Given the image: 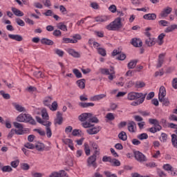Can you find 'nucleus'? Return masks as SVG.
Returning <instances> with one entry per match:
<instances>
[{
    "label": "nucleus",
    "mask_w": 177,
    "mask_h": 177,
    "mask_svg": "<svg viewBox=\"0 0 177 177\" xmlns=\"http://www.w3.org/2000/svg\"><path fill=\"white\" fill-rule=\"evenodd\" d=\"M41 125L46 127V132L47 138H52V130L50 129V125H52V122L50 121H44L41 122Z\"/></svg>",
    "instance_id": "nucleus-7"
},
{
    "label": "nucleus",
    "mask_w": 177,
    "mask_h": 177,
    "mask_svg": "<svg viewBox=\"0 0 177 177\" xmlns=\"http://www.w3.org/2000/svg\"><path fill=\"white\" fill-rule=\"evenodd\" d=\"M84 151L86 156L91 155V149L89 148L88 143H84Z\"/></svg>",
    "instance_id": "nucleus-47"
},
{
    "label": "nucleus",
    "mask_w": 177,
    "mask_h": 177,
    "mask_svg": "<svg viewBox=\"0 0 177 177\" xmlns=\"http://www.w3.org/2000/svg\"><path fill=\"white\" fill-rule=\"evenodd\" d=\"M109 10L111 12V13H115V12H117V6H115V5H111L109 6Z\"/></svg>",
    "instance_id": "nucleus-60"
},
{
    "label": "nucleus",
    "mask_w": 177,
    "mask_h": 177,
    "mask_svg": "<svg viewBox=\"0 0 177 177\" xmlns=\"http://www.w3.org/2000/svg\"><path fill=\"white\" fill-rule=\"evenodd\" d=\"M97 49V52H98L99 55H101V56H103L104 57L105 56L107 55L106 49H104L103 48H98Z\"/></svg>",
    "instance_id": "nucleus-42"
},
{
    "label": "nucleus",
    "mask_w": 177,
    "mask_h": 177,
    "mask_svg": "<svg viewBox=\"0 0 177 177\" xmlns=\"http://www.w3.org/2000/svg\"><path fill=\"white\" fill-rule=\"evenodd\" d=\"M145 96L142 93L130 92L127 95L128 100H138L142 99Z\"/></svg>",
    "instance_id": "nucleus-5"
},
{
    "label": "nucleus",
    "mask_w": 177,
    "mask_h": 177,
    "mask_svg": "<svg viewBox=\"0 0 177 177\" xmlns=\"http://www.w3.org/2000/svg\"><path fill=\"white\" fill-rule=\"evenodd\" d=\"M50 110H52L53 111H56V110H57V102L55 101L52 103Z\"/></svg>",
    "instance_id": "nucleus-54"
},
{
    "label": "nucleus",
    "mask_w": 177,
    "mask_h": 177,
    "mask_svg": "<svg viewBox=\"0 0 177 177\" xmlns=\"http://www.w3.org/2000/svg\"><path fill=\"white\" fill-rule=\"evenodd\" d=\"M174 30H177L176 24H173V25H171L170 26L167 27L165 30V32H172V31H174Z\"/></svg>",
    "instance_id": "nucleus-33"
},
{
    "label": "nucleus",
    "mask_w": 177,
    "mask_h": 177,
    "mask_svg": "<svg viewBox=\"0 0 177 177\" xmlns=\"http://www.w3.org/2000/svg\"><path fill=\"white\" fill-rule=\"evenodd\" d=\"M134 157L138 162H145L147 161V158H146V156L139 151H134Z\"/></svg>",
    "instance_id": "nucleus-6"
},
{
    "label": "nucleus",
    "mask_w": 177,
    "mask_h": 177,
    "mask_svg": "<svg viewBox=\"0 0 177 177\" xmlns=\"http://www.w3.org/2000/svg\"><path fill=\"white\" fill-rule=\"evenodd\" d=\"M100 156V151L95 150L94 153L88 158L87 159V166L93 167V168L97 167V163H96V158Z\"/></svg>",
    "instance_id": "nucleus-3"
},
{
    "label": "nucleus",
    "mask_w": 177,
    "mask_h": 177,
    "mask_svg": "<svg viewBox=\"0 0 177 177\" xmlns=\"http://www.w3.org/2000/svg\"><path fill=\"white\" fill-rule=\"evenodd\" d=\"M12 105L14 106L17 111H19V113H22V111H26V108L23 107L19 104L12 103Z\"/></svg>",
    "instance_id": "nucleus-29"
},
{
    "label": "nucleus",
    "mask_w": 177,
    "mask_h": 177,
    "mask_svg": "<svg viewBox=\"0 0 177 177\" xmlns=\"http://www.w3.org/2000/svg\"><path fill=\"white\" fill-rule=\"evenodd\" d=\"M145 84L143 82H136V88H143L144 86H145Z\"/></svg>",
    "instance_id": "nucleus-63"
},
{
    "label": "nucleus",
    "mask_w": 177,
    "mask_h": 177,
    "mask_svg": "<svg viewBox=\"0 0 177 177\" xmlns=\"http://www.w3.org/2000/svg\"><path fill=\"white\" fill-rule=\"evenodd\" d=\"M145 45L147 46H153V45H156V39L154 37H148L145 40Z\"/></svg>",
    "instance_id": "nucleus-21"
},
{
    "label": "nucleus",
    "mask_w": 177,
    "mask_h": 177,
    "mask_svg": "<svg viewBox=\"0 0 177 177\" xmlns=\"http://www.w3.org/2000/svg\"><path fill=\"white\" fill-rule=\"evenodd\" d=\"M100 129H102L100 127H92L87 129L86 132L87 133H88V135H96L97 133H99V132H100Z\"/></svg>",
    "instance_id": "nucleus-13"
},
{
    "label": "nucleus",
    "mask_w": 177,
    "mask_h": 177,
    "mask_svg": "<svg viewBox=\"0 0 177 177\" xmlns=\"http://www.w3.org/2000/svg\"><path fill=\"white\" fill-rule=\"evenodd\" d=\"M11 10L14 13V15L15 16H17L18 17H21L24 16V13H23V12H21L20 10H19L15 7H12L11 8Z\"/></svg>",
    "instance_id": "nucleus-22"
},
{
    "label": "nucleus",
    "mask_w": 177,
    "mask_h": 177,
    "mask_svg": "<svg viewBox=\"0 0 177 177\" xmlns=\"http://www.w3.org/2000/svg\"><path fill=\"white\" fill-rule=\"evenodd\" d=\"M167 95V91L164 86H161L159 90L158 99L159 100H162V97H165Z\"/></svg>",
    "instance_id": "nucleus-15"
},
{
    "label": "nucleus",
    "mask_w": 177,
    "mask_h": 177,
    "mask_svg": "<svg viewBox=\"0 0 177 177\" xmlns=\"http://www.w3.org/2000/svg\"><path fill=\"white\" fill-rule=\"evenodd\" d=\"M107 96L106 94H99L94 95L90 98L91 102H99V100H102V99H104Z\"/></svg>",
    "instance_id": "nucleus-16"
},
{
    "label": "nucleus",
    "mask_w": 177,
    "mask_h": 177,
    "mask_svg": "<svg viewBox=\"0 0 177 177\" xmlns=\"http://www.w3.org/2000/svg\"><path fill=\"white\" fill-rule=\"evenodd\" d=\"M146 96H147V93H145L144 96L142 98H140L137 100V102H131V106H139L140 104H142L143 102H145V99H146Z\"/></svg>",
    "instance_id": "nucleus-19"
},
{
    "label": "nucleus",
    "mask_w": 177,
    "mask_h": 177,
    "mask_svg": "<svg viewBox=\"0 0 177 177\" xmlns=\"http://www.w3.org/2000/svg\"><path fill=\"white\" fill-rule=\"evenodd\" d=\"M41 43L43 45H53V44H54L53 41H52L48 38H42L41 40Z\"/></svg>",
    "instance_id": "nucleus-30"
},
{
    "label": "nucleus",
    "mask_w": 177,
    "mask_h": 177,
    "mask_svg": "<svg viewBox=\"0 0 177 177\" xmlns=\"http://www.w3.org/2000/svg\"><path fill=\"white\" fill-rule=\"evenodd\" d=\"M21 169H23V171H28V169H30V165H28V163H21Z\"/></svg>",
    "instance_id": "nucleus-48"
},
{
    "label": "nucleus",
    "mask_w": 177,
    "mask_h": 177,
    "mask_svg": "<svg viewBox=\"0 0 177 177\" xmlns=\"http://www.w3.org/2000/svg\"><path fill=\"white\" fill-rule=\"evenodd\" d=\"M35 149H36V150L38 151H44V150H45V145L39 142L35 145Z\"/></svg>",
    "instance_id": "nucleus-24"
},
{
    "label": "nucleus",
    "mask_w": 177,
    "mask_h": 177,
    "mask_svg": "<svg viewBox=\"0 0 177 177\" xmlns=\"http://www.w3.org/2000/svg\"><path fill=\"white\" fill-rule=\"evenodd\" d=\"M161 129H162V127L159 126L158 127H151L149 129V131L151 132V133H156V132L161 131Z\"/></svg>",
    "instance_id": "nucleus-32"
},
{
    "label": "nucleus",
    "mask_w": 177,
    "mask_h": 177,
    "mask_svg": "<svg viewBox=\"0 0 177 177\" xmlns=\"http://www.w3.org/2000/svg\"><path fill=\"white\" fill-rule=\"evenodd\" d=\"M121 50H120V48L118 49H115L113 50V51L112 52V56H117V55H120L116 59L117 60H125V59H127V55L124 53H121Z\"/></svg>",
    "instance_id": "nucleus-8"
},
{
    "label": "nucleus",
    "mask_w": 177,
    "mask_h": 177,
    "mask_svg": "<svg viewBox=\"0 0 177 177\" xmlns=\"http://www.w3.org/2000/svg\"><path fill=\"white\" fill-rule=\"evenodd\" d=\"M33 131L35 132H37V133H39V135H40V136H45V135H46V133L45 132V131L39 129H35Z\"/></svg>",
    "instance_id": "nucleus-51"
},
{
    "label": "nucleus",
    "mask_w": 177,
    "mask_h": 177,
    "mask_svg": "<svg viewBox=\"0 0 177 177\" xmlns=\"http://www.w3.org/2000/svg\"><path fill=\"white\" fill-rule=\"evenodd\" d=\"M143 19H145V20H156V19H157V15H156V13L145 14L143 16Z\"/></svg>",
    "instance_id": "nucleus-17"
},
{
    "label": "nucleus",
    "mask_w": 177,
    "mask_h": 177,
    "mask_svg": "<svg viewBox=\"0 0 177 177\" xmlns=\"http://www.w3.org/2000/svg\"><path fill=\"white\" fill-rule=\"evenodd\" d=\"M172 86L174 89H177V77L173 79Z\"/></svg>",
    "instance_id": "nucleus-64"
},
{
    "label": "nucleus",
    "mask_w": 177,
    "mask_h": 177,
    "mask_svg": "<svg viewBox=\"0 0 177 177\" xmlns=\"http://www.w3.org/2000/svg\"><path fill=\"white\" fill-rule=\"evenodd\" d=\"M8 37L10 39H14V41H17L18 42H21V41H23V37H21L20 35L10 34L8 35Z\"/></svg>",
    "instance_id": "nucleus-18"
},
{
    "label": "nucleus",
    "mask_w": 177,
    "mask_h": 177,
    "mask_svg": "<svg viewBox=\"0 0 177 177\" xmlns=\"http://www.w3.org/2000/svg\"><path fill=\"white\" fill-rule=\"evenodd\" d=\"M54 124L55 125H62L63 124V116L59 111L57 113V118L55 119Z\"/></svg>",
    "instance_id": "nucleus-12"
},
{
    "label": "nucleus",
    "mask_w": 177,
    "mask_h": 177,
    "mask_svg": "<svg viewBox=\"0 0 177 177\" xmlns=\"http://www.w3.org/2000/svg\"><path fill=\"white\" fill-rule=\"evenodd\" d=\"M171 12L172 8L167 6L161 11L160 16L161 17H167L168 15H171Z\"/></svg>",
    "instance_id": "nucleus-10"
},
{
    "label": "nucleus",
    "mask_w": 177,
    "mask_h": 177,
    "mask_svg": "<svg viewBox=\"0 0 177 177\" xmlns=\"http://www.w3.org/2000/svg\"><path fill=\"white\" fill-rule=\"evenodd\" d=\"M24 147H26V149H30V150H33V149H35V145H33L31 142H27L24 145Z\"/></svg>",
    "instance_id": "nucleus-50"
},
{
    "label": "nucleus",
    "mask_w": 177,
    "mask_h": 177,
    "mask_svg": "<svg viewBox=\"0 0 177 177\" xmlns=\"http://www.w3.org/2000/svg\"><path fill=\"white\" fill-rule=\"evenodd\" d=\"M159 102H161L164 106H169V100L165 97H162L161 100H159Z\"/></svg>",
    "instance_id": "nucleus-58"
},
{
    "label": "nucleus",
    "mask_w": 177,
    "mask_h": 177,
    "mask_svg": "<svg viewBox=\"0 0 177 177\" xmlns=\"http://www.w3.org/2000/svg\"><path fill=\"white\" fill-rule=\"evenodd\" d=\"M164 57H165V54L161 53L158 55V64L156 65L157 68H160L164 64Z\"/></svg>",
    "instance_id": "nucleus-14"
},
{
    "label": "nucleus",
    "mask_w": 177,
    "mask_h": 177,
    "mask_svg": "<svg viewBox=\"0 0 177 177\" xmlns=\"http://www.w3.org/2000/svg\"><path fill=\"white\" fill-rule=\"evenodd\" d=\"M55 53H56V55H57L59 57H63V56H64V51L59 49V48H56L54 50Z\"/></svg>",
    "instance_id": "nucleus-45"
},
{
    "label": "nucleus",
    "mask_w": 177,
    "mask_h": 177,
    "mask_svg": "<svg viewBox=\"0 0 177 177\" xmlns=\"http://www.w3.org/2000/svg\"><path fill=\"white\" fill-rule=\"evenodd\" d=\"M106 118L109 121H113L114 120V115L112 113H109L106 115Z\"/></svg>",
    "instance_id": "nucleus-62"
},
{
    "label": "nucleus",
    "mask_w": 177,
    "mask_h": 177,
    "mask_svg": "<svg viewBox=\"0 0 177 177\" xmlns=\"http://www.w3.org/2000/svg\"><path fill=\"white\" fill-rule=\"evenodd\" d=\"M131 45H133V46H135L136 48H140V46L143 45V42L142 41V40L138 38H133L131 41Z\"/></svg>",
    "instance_id": "nucleus-11"
},
{
    "label": "nucleus",
    "mask_w": 177,
    "mask_h": 177,
    "mask_svg": "<svg viewBox=\"0 0 177 177\" xmlns=\"http://www.w3.org/2000/svg\"><path fill=\"white\" fill-rule=\"evenodd\" d=\"M109 31H119L120 28H122V22H121V17L116 18L113 21L111 22L106 27Z\"/></svg>",
    "instance_id": "nucleus-1"
},
{
    "label": "nucleus",
    "mask_w": 177,
    "mask_h": 177,
    "mask_svg": "<svg viewBox=\"0 0 177 177\" xmlns=\"http://www.w3.org/2000/svg\"><path fill=\"white\" fill-rule=\"evenodd\" d=\"M159 26H161L162 27H167L168 24H169V22L165 21V20H160L158 21Z\"/></svg>",
    "instance_id": "nucleus-56"
},
{
    "label": "nucleus",
    "mask_w": 177,
    "mask_h": 177,
    "mask_svg": "<svg viewBox=\"0 0 177 177\" xmlns=\"http://www.w3.org/2000/svg\"><path fill=\"white\" fill-rule=\"evenodd\" d=\"M50 103H52V98L50 97H46L43 100V104L46 106L48 109H50Z\"/></svg>",
    "instance_id": "nucleus-27"
},
{
    "label": "nucleus",
    "mask_w": 177,
    "mask_h": 177,
    "mask_svg": "<svg viewBox=\"0 0 177 177\" xmlns=\"http://www.w3.org/2000/svg\"><path fill=\"white\" fill-rule=\"evenodd\" d=\"M95 19V21H97V23H104V21H107L106 17H97Z\"/></svg>",
    "instance_id": "nucleus-44"
},
{
    "label": "nucleus",
    "mask_w": 177,
    "mask_h": 177,
    "mask_svg": "<svg viewBox=\"0 0 177 177\" xmlns=\"http://www.w3.org/2000/svg\"><path fill=\"white\" fill-rule=\"evenodd\" d=\"M163 169L165 171H171V172H173L174 169H172V166L169 164H166L163 165Z\"/></svg>",
    "instance_id": "nucleus-52"
},
{
    "label": "nucleus",
    "mask_w": 177,
    "mask_h": 177,
    "mask_svg": "<svg viewBox=\"0 0 177 177\" xmlns=\"http://www.w3.org/2000/svg\"><path fill=\"white\" fill-rule=\"evenodd\" d=\"M16 23L18 24V26H20L21 27H24V26H26L24 21L21 19L20 18L16 19Z\"/></svg>",
    "instance_id": "nucleus-55"
},
{
    "label": "nucleus",
    "mask_w": 177,
    "mask_h": 177,
    "mask_svg": "<svg viewBox=\"0 0 177 177\" xmlns=\"http://www.w3.org/2000/svg\"><path fill=\"white\" fill-rule=\"evenodd\" d=\"M104 175H105L106 177H118L115 174H112L109 171H104Z\"/></svg>",
    "instance_id": "nucleus-53"
},
{
    "label": "nucleus",
    "mask_w": 177,
    "mask_h": 177,
    "mask_svg": "<svg viewBox=\"0 0 177 177\" xmlns=\"http://www.w3.org/2000/svg\"><path fill=\"white\" fill-rule=\"evenodd\" d=\"M118 138L120 139V140L125 141L128 139V136H127V133H125V131H121L118 134Z\"/></svg>",
    "instance_id": "nucleus-31"
},
{
    "label": "nucleus",
    "mask_w": 177,
    "mask_h": 177,
    "mask_svg": "<svg viewBox=\"0 0 177 177\" xmlns=\"http://www.w3.org/2000/svg\"><path fill=\"white\" fill-rule=\"evenodd\" d=\"M59 10L62 15H67V9L66 8V7H64V6H60Z\"/></svg>",
    "instance_id": "nucleus-61"
},
{
    "label": "nucleus",
    "mask_w": 177,
    "mask_h": 177,
    "mask_svg": "<svg viewBox=\"0 0 177 177\" xmlns=\"http://www.w3.org/2000/svg\"><path fill=\"white\" fill-rule=\"evenodd\" d=\"M79 106L82 109H88V107H93L95 104L93 102H79Z\"/></svg>",
    "instance_id": "nucleus-23"
},
{
    "label": "nucleus",
    "mask_w": 177,
    "mask_h": 177,
    "mask_svg": "<svg viewBox=\"0 0 177 177\" xmlns=\"http://www.w3.org/2000/svg\"><path fill=\"white\" fill-rule=\"evenodd\" d=\"M135 128H136V123L132 121L128 123V131L129 132L133 133L135 132Z\"/></svg>",
    "instance_id": "nucleus-25"
},
{
    "label": "nucleus",
    "mask_w": 177,
    "mask_h": 177,
    "mask_svg": "<svg viewBox=\"0 0 177 177\" xmlns=\"http://www.w3.org/2000/svg\"><path fill=\"white\" fill-rule=\"evenodd\" d=\"M42 3H44V6L46 8H50L52 6V3H50V0H41Z\"/></svg>",
    "instance_id": "nucleus-57"
},
{
    "label": "nucleus",
    "mask_w": 177,
    "mask_h": 177,
    "mask_svg": "<svg viewBox=\"0 0 177 177\" xmlns=\"http://www.w3.org/2000/svg\"><path fill=\"white\" fill-rule=\"evenodd\" d=\"M17 121H18V122H30L31 125H35V124H37L35 120H34L30 115L26 113H21L18 115Z\"/></svg>",
    "instance_id": "nucleus-2"
},
{
    "label": "nucleus",
    "mask_w": 177,
    "mask_h": 177,
    "mask_svg": "<svg viewBox=\"0 0 177 177\" xmlns=\"http://www.w3.org/2000/svg\"><path fill=\"white\" fill-rule=\"evenodd\" d=\"M97 124L99 122V119L96 117H90L88 122H84L82 124L83 128H91V127H95L93 123Z\"/></svg>",
    "instance_id": "nucleus-4"
},
{
    "label": "nucleus",
    "mask_w": 177,
    "mask_h": 177,
    "mask_svg": "<svg viewBox=\"0 0 177 177\" xmlns=\"http://www.w3.org/2000/svg\"><path fill=\"white\" fill-rule=\"evenodd\" d=\"M57 28L62 31H67V26L64 25L63 22H60L57 25Z\"/></svg>",
    "instance_id": "nucleus-36"
},
{
    "label": "nucleus",
    "mask_w": 177,
    "mask_h": 177,
    "mask_svg": "<svg viewBox=\"0 0 177 177\" xmlns=\"http://www.w3.org/2000/svg\"><path fill=\"white\" fill-rule=\"evenodd\" d=\"M138 139L139 140H145V139H148L149 138V135L146 133H142L137 136Z\"/></svg>",
    "instance_id": "nucleus-39"
},
{
    "label": "nucleus",
    "mask_w": 177,
    "mask_h": 177,
    "mask_svg": "<svg viewBox=\"0 0 177 177\" xmlns=\"http://www.w3.org/2000/svg\"><path fill=\"white\" fill-rule=\"evenodd\" d=\"M85 79H81L76 82L77 85L80 89H85Z\"/></svg>",
    "instance_id": "nucleus-28"
},
{
    "label": "nucleus",
    "mask_w": 177,
    "mask_h": 177,
    "mask_svg": "<svg viewBox=\"0 0 177 177\" xmlns=\"http://www.w3.org/2000/svg\"><path fill=\"white\" fill-rule=\"evenodd\" d=\"M90 117H92V113H84L79 115L78 119L82 122H89Z\"/></svg>",
    "instance_id": "nucleus-9"
},
{
    "label": "nucleus",
    "mask_w": 177,
    "mask_h": 177,
    "mask_svg": "<svg viewBox=\"0 0 177 177\" xmlns=\"http://www.w3.org/2000/svg\"><path fill=\"white\" fill-rule=\"evenodd\" d=\"M136 64H138V60L134 59L128 63L127 67L128 68H135Z\"/></svg>",
    "instance_id": "nucleus-34"
},
{
    "label": "nucleus",
    "mask_w": 177,
    "mask_h": 177,
    "mask_svg": "<svg viewBox=\"0 0 177 177\" xmlns=\"http://www.w3.org/2000/svg\"><path fill=\"white\" fill-rule=\"evenodd\" d=\"M68 53H69L71 56H73V57H81V55L80 54V53L75 51L74 49H68Z\"/></svg>",
    "instance_id": "nucleus-26"
},
{
    "label": "nucleus",
    "mask_w": 177,
    "mask_h": 177,
    "mask_svg": "<svg viewBox=\"0 0 177 177\" xmlns=\"http://www.w3.org/2000/svg\"><path fill=\"white\" fill-rule=\"evenodd\" d=\"M34 77L36 78H44V75L42 74V72L40 71H36L33 73Z\"/></svg>",
    "instance_id": "nucleus-43"
},
{
    "label": "nucleus",
    "mask_w": 177,
    "mask_h": 177,
    "mask_svg": "<svg viewBox=\"0 0 177 177\" xmlns=\"http://www.w3.org/2000/svg\"><path fill=\"white\" fill-rule=\"evenodd\" d=\"M101 74H104V75H109L110 70L107 68H101L100 69Z\"/></svg>",
    "instance_id": "nucleus-59"
},
{
    "label": "nucleus",
    "mask_w": 177,
    "mask_h": 177,
    "mask_svg": "<svg viewBox=\"0 0 177 177\" xmlns=\"http://www.w3.org/2000/svg\"><path fill=\"white\" fill-rule=\"evenodd\" d=\"M110 162H111V164H113L115 167H120L121 165V162H120V160L115 158L111 159V160H110Z\"/></svg>",
    "instance_id": "nucleus-49"
},
{
    "label": "nucleus",
    "mask_w": 177,
    "mask_h": 177,
    "mask_svg": "<svg viewBox=\"0 0 177 177\" xmlns=\"http://www.w3.org/2000/svg\"><path fill=\"white\" fill-rule=\"evenodd\" d=\"M171 143H172L174 147H176V149H177V136H176V134L171 135Z\"/></svg>",
    "instance_id": "nucleus-37"
},
{
    "label": "nucleus",
    "mask_w": 177,
    "mask_h": 177,
    "mask_svg": "<svg viewBox=\"0 0 177 177\" xmlns=\"http://www.w3.org/2000/svg\"><path fill=\"white\" fill-rule=\"evenodd\" d=\"M73 73L75 74L76 78H82V73L80 72V70L74 68L73 69Z\"/></svg>",
    "instance_id": "nucleus-38"
},
{
    "label": "nucleus",
    "mask_w": 177,
    "mask_h": 177,
    "mask_svg": "<svg viewBox=\"0 0 177 177\" xmlns=\"http://www.w3.org/2000/svg\"><path fill=\"white\" fill-rule=\"evenodd\" d=\"M62 142L63 143H64V145H67L68 147L71 148V149L74 150V145L73 144V140L70 138H66L62 140Z\"/></svg>",
    "instance_id": "nucleus-20"
},
{
    "label": "nucleus",
    "mask_w": 177,
    "mask_h": 177,
    "mask_svg": "<svg viewBox=\"0 0 177 177\" xmlns=\"http://www.w3.org/2000/svg\"><path fill=\"white\" fill-rule=\"evenodd\" d=\"M0 95L3 97V99H6V100L10 99V95L9 93H6L3 90L0 91Z\"/></svg>",
    "instance_id": "nucleus-40"
},
{
    "label": "nucleus",
    "mask_w": 177,
    "mask_h": 177,
    "mask_svg": "<svg viewBox=\"0 0 177 177\" xmlns=\"http://www.w3.org/2000/svg\"><path fill=\"white\" fill-rule=\"evenodd\" d=\"M41 117L44 120H46V121H48V120H49V115H48L46 109H43L41 111Z\"/></svg>",
    "instance_id": "nucleus-41"
},
{
    "label": "nucleus",
    "mask_w": 177,
    "mask_h": 177,
    "mask_svg": "<svg viewBox=\"0 0 177 177\" xmlns=\"http://www.w3.org/2000/svg\"><path fill=\"white\" fill-rule=\"evenodd\" d=\"M149 124H151V125H154L155 127H161V125H160V122H158L157 119L150 118L149 119Z\"/></svg>",
    "instance_id": "nucleus-35"
},
{
    "label": "nucleus",
    "mask_w": 177,
    "mask_h": 177,
    "mask_svg": "<svg viewBox=\"0 0 177 177\" xmlns=\"http://www.w3.org/2000/svg\"><path fill=\"white\" fill-rule=\"evenodd\" d=\"M1 171L3 172H12V171H13V169H12V167L10 166L7 165V166H3L1 168Z\"/></svg>",
    "instance_id": "nucleus-46"
}]
</instances>
